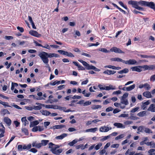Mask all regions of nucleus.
<instances>
[{
	"label": "nucleus",
	"mask_w": 155,
	"mask_h": 155,
	"mask_svg": "<svg viewBox=\"0 0 155 155\" xmlns=\"http://www.w3.org/2000/svg\"><path fill=\"white\" fill-rule=\"evenodd\" d=\"M140 67L141 66H137L131 68V69L133 71H136L138 72H140L142 71L141 69V68Z\"/></svg>",
	"instance_id": "obj_12"
},
{
	"label": "nucleus",
	"mask_w": 155,
	"mask_h": 155,
	"mask_svg": "<svg viewBox=\"0 0 155 155\" xmlns=\"http://www.w3.org/2000/svg\"><path fill=\"white\" fill-rule=\"evenodd\" d=\"M67 136V134H66L64 133L61 135L60 136H58L56 137L55 138L57 140H61L62 139L65 137Z\"/></svg>",
	"instance_id": "obj_20"
},
{
	"label": "nucleus",
	"mask_w": 155,
	"mask_h": 155,
	"mask_svg": "<svg viewBox=\"0 0 155 155\" xmlns=\"http://www.w3.org/2000/svg\"><path fill=\"white\" fill-rule=\"evenodd\" d=\"M129 116V115L128 114H120V116H119V117H127Z\"/></svg>",
	"instance_id": "obj_54"
},
{
	"label": "nucleus",
	"mask_w": 155,
	"mask_h": 155,
	"mask_svg": "<svg viewBox=\"0 0 155 155\" xmlns=\"http://www.w3.org/2000/svg\"><path fill=\"white\" fill-rule=\"evenodd\" d=\"M147 110L152 112H155V105L154 104H151L148 108Z\"/></svg>",
	"instance_id": "obj_16"
},
{
	"label": "nucleus",
	"mask_w": 155,
	"mask_h": 155,
	"mask_svg": "<svg viewBox=\"0 0 155 155\" xmlns=\"http://www.w3.org/2000/svg\"><path fill=\"white\" fill-rule=\"evenodd\" d=\"M128 95V94L127 93H124L123 95V96L121 97V98L123 99H126Z\"/></svg>",
	"instance_id": "obj_59"
},
{
	"label": "nucleus",
	"mask_w": 155,
	"mask_h": 155,
	"mask_svg": "<svg viewBox=\"0 0 155 155\" xmlns=\"http://www.w3.org/2000/svg\"><path fill=\"white\" fill-rule=\"evenodd\" d=\"M81 148L82 150H84L85 149V147L83 144H80L76 146V148L77 149H78L79 148Z\"/></svg>",
	"instance_id": "obj_38"
},
{
	"label": "nucleus",
	"mask_w": 155,
	"mask_h": 155,
	"mask_svg": "<svg viewBox=\"0 0 155 155\" xmlns=\"http://www.w3.org/2000/svg\"><path fill=\"white\" fill-rule=\"evenodd\" d=\"M99 51L105 53H109L110 51L109 50H107V49L106 48H101L100 49H99Z\"/></svg>",
	"instance_id": "obj_36"
},
{
	"label": "nucleus",
	"mask_w": 155,
	"mask_h": 155,
	"mask_svg": "<svg viewBox=\"0 0 155 155\" xmlns=\"http://www.w3.org/2000/svg\"><path fill=\"white\" fill-rule=\"evenodd\" d=\"M110 60L111 61H115L117 62H121L122 63H124V60H123L121 58H111L110 59Z\"/></svg>",
	"instance_id": "obj_14"
},
{
	"label": "nucleus",
	"mask_w": 155,
	"mask_h": 155,
	"mask_svg": "<svg viewBox=\"0 0 155 155\" xmlns=\"http://www.w3.org/2000/svg\"><path fill=\"white\" fill-rule=\"evenodd\" d=\"M150 81L152 82L155 81V74L152 75L150 78Z\"/></svg>",
	"instance_id": "obj_45"
},
{
	"label": "nucleus",
	"mask_w": 155,
	"mask_h": 155,
	"mask_svg": "<svg viewBox=\"0 0 155 155\" xmlns=\"http://www.w3.org/2000/svg\"><path fill=\"white\" fill-rule=\"evenodd\" d=\"M43 106H45V107L47 108H51L52 109V105H45L43 104Z\"/></svg>",
	"instance_id": "obj_62"
},
{
	"label": "nucleus",
	"mask_w": 155,
	"mask_h": 155,
	"mask_svg": "<svg viewBox=\"0 0 155 155\" xmlns=\"http://www.w3.org/2000/svg\"><path fill=\"white\" fill-rule=\"evenodd\" d=\"M101 105H93L91 108L93 109H97L98 108H101Z\"/></svg>",
	"instance_id": "obj_39"
},
{
	"label": "nucleus",
	"mask_w": 155,
	"mask_h": 155,
	"mask_svg": "<svg viewBox=\"0 0 155 155\" xmlns=\"http://www.w3.org/2000/svg\"><path fill=\"white\" fill-rule=\"evenodd\" d=\"M143 86L147 90H149L151 88L150 85L148 83H146L143 84Z\"/></svg>",
	"instance_id": "obj_34"
},
{
	"label": "nucleus",
	"mask_w": 155,
	"mask_h": 155,
	"mask_svg": "<svg viewBox=\"0 0 155 155\" xmlns=\"http://www.w3.org/2000/svg\"><path fill=\"white\" fill-rule=\"evenodd\" d=\"M128 69L127 68H125L121 71H118V73L119 74H126L128 73Z\"/></svg>",
	"instance_id": "obj_24"
},
{
	"label": "nucleus",
	"mask_w": 155,
	"mask_h": 155,
	"mask_svg": "<svg viewBox=\"0 0 155 155\" xmlns=\"http://www.w3.org/2000/svg\"><path fill=\"white\" fill-rule=\"evenodd\" d=\"M78 61L82 64L85 67V68L87 70H93L94 66L92 65H90L86 61L82 60H79Z\"/></svg>",
	"instance_id": "obj_3"
},
{
	"label": "nucleus",
	"mask_w": 155,
	"mask_h": 155,
	"mask_svg": "<svg viewBox=\"0 0 155 155\" xmlns=\"http://www.w3.org/2000/svg\"><path fill=\"white\" fill-rule=\"evenodd\" d=\"M114 66H112L111 65H106L104 66L105 68H109L112 69H114Z\"/></svg>",
	"instance_id": "obj_57"
},
{
	"label": "nucleus",
	"mask_w": 155,
	"mask_h": 155,
	"mask_svg": "<svg viewBox=\"0 0 155 155\" xmlns=\"http://www.w3.org/2000/svg\"><path fill=\"white\" fill-rule=\"evenodd\" d=\"M50 151L53 153L57 155H58L62 152L63 150L60 149L57 150L55 149V148H52L51 149Z\"/></svg>",
	"instance_id": "obj_5"
},
{
	"label": "nucleus",
	"mask_w": 155,
	"mask_h": 155,
	"mask_svg": "<svg viewBox=\"0 0 155 155\" xmlns=\"http://www.w3.org/2000/svg\"><path fill=\"white\" fill-rule=\"evenodd\" d=\"M137 62L134 59H130L129 60L124 61V64L129 65H133L136 64Z\"/></svg>",
	"instance_id": "obj_6"
},
{
	"label": "nucleus",
	"mask_w": 155,
	"mask_h": 155,
	"mask_svg": "<svg viewBox=\"0 0 155 155\" xmlns=\"http://www.w3.org/2000/svg\"><path fill=\"white\" fill-rule=\"evenodd\" d=\"M49 141L48 140H42L41 141V147L42 146H45L47 145L48 143L49 142Z\"/></svg>",
	"instance_id": "obj_31"
},
{
	"label": "nucleus",
	"mask_w": 155,
	"mask_h": 155,
	"mask_svg": "<svg viewBox=\"0 0 155 155\" xmlns=\"http://www.w3.org/2000/svg\"><path fill=\"white\" fill-rule=\"evenodd\" d=\"M147 2L140 0L139 2V5L142 6H146Z\"/></svg>",
	"instance_id": "obj_30"
},
{
	"label": "nucleus",
	"mask_w": 155,
	"mask_h": 155,
	"mask_svg": "<svg viewBox=\"0 0 155 155\" xmlns=\"http://www.w3.org/2000/svg\"><path fill=\"white\" fill-rule=\"evenodd\" d=\"M121 93V91L120 90H118L116 91H114L112 93L113 94H117L118 95V94H120Z\"/></svg>",
	"instance_id": "obj_48"
},
{
	"label": "nucleus",
	"mask_w": 155,
	"mask_h": 155,
	"mask_svg": "<svg viewBox=\"0 0 155 155\" xmlns=\"http://www.w3.org/2000/svg\"><path fill=\"white\" fill-rule=\"evenodd\" d=\"M41 143H38L37 141L33 142L32 143V145L33 147H35L36 148L38 149L40 148L41 147Z\"/></svg>",
	"instance_id": "obj_10"
},
{
	"label": "nucleus",
	"mask_w": 155,
	"mask_h": 155,
	"mask_svg": "<svg viewBox=\"0 0 155 155\" xmlns=\"http://www.w3.org/2000/svg\"><path fill=\"white\" fill-rule=\"evenodd\" d=\"M102 143H101L98 144L95 147V149L96 150H99L100 147L102 146Z\"/></svg>",
	"instance_id": "obj_42"
},
{
	"label": "nucleus",
	"mask_w": 155,
	"mask_h": 155,
	"mask_svg": "<svg viewBox=\"0 0 155 155\" xmlns=\"http://www.w3.org/2000/svg\"><path fill=\"white\" fill-rule=\"evenodd\" d=\"M133 121L130 120H127L124 122V124L126 125L130 124L133 123Z\"/></svg>",
	"instance_id": "obj_51"
},
{
	"label": "nucleus",
	"mask_w": 155,
	"mask_h": 155,
	"mask_svg": "<svg viewBox=\"0 0 155 155\" xmlns=\"http://www.w3.org/2000/svg\"><path fill=\"white\" fill-rule=\"evenodd\" d=\"M71 98L73 99H80L81 98V96H80L74 95V96L72 97Z\"/></svg>",
	"instance_id": "obj_61"
},
{
	"label": "nucleus",
	"mask_w": 155,
	"mask_h": 155,
	"mask_svg": "<svg viewBox=\"0 0 155 155\" xmlns=\"http://www.w3.org/2000/svg\"><path fill=\"white\" fill-rule=\"evenodd\" d=\"M22 131L24 133L25 135H28V132L27 129L25 128H23L22 129Z\"/></svg>",
	"instance_id": "obj_49"
},
{
	"label": "nucleus",
	"mask_w": 155,
	"mask_h": 155,
	"mask_svg": "<svg viewBox=\"0 0 155 155\" xmlns=\"http://www.w3.org/2000/svg\"><path fill=\"white\" fill-rule=\"evenodd\" d=\"M29 33L31 35L37 37H39L41 36V35L39 34L37 31L32 30L29 31Z\"/></svg>",
	"instance_id": "obj_8"
},
{
	"label": "nucleus",
	"mask_w": 155,
	"mask_h": 155,
	"mask_svg": "<svg viewBox=\"0 0 155 155\" xmlns=\"http://www.w3.org/2000/svg\"><path fill=\"white\" fill-rule=\"evenodd\" d=\"M110 138V136L109 135L107 136H104L103 138L101 140V141H103Z\"/></svg>",
	"instance_id": "obj_40"
},
{
	"label": "nucleus",
	"mask_w": 155,
	"mask_h": 155,
	"mask_svg": "<svg viewBox=\"0 0 155 155\" xmlns=\"http://www.w3.org/2000/svg\"><path fill=\"white\" fill-rule=\"evenodd\" d=\"M144 131L147 134H152L153 131L147 127H145Z\"/></svg>",
	"instance_id": "obj_33"
},
{
	"label": "nucleus",
	"mask_w": 155,
	"mask_h": 155,
	"mask_svg": "<svg viewBox=\"0 0 155 155\" xmlns=\"http://www.w3.org/2000/svg\"><path fill=\"white\" fill-rule=\"evenodd\" d=\"M17 29L19 30L21 32H23L24 31V29L22 27H20L18 26L17 27Z\"/></svg>",
	"instance_id": "obj_63"
},
{
	"label": "nucleus",
	"mask_w": 155,
	"mask_h": 155,
	"mask_svg": "<svg viewBox=\"0 0 155 155\" xmlns=\"http://www.w3.org/2000/svg\"><path fill=\"white\" fill-rule=\"evenodd\" d=\"M77 142V141L76 139L73 140L72 141L69 142L68 143V145L70 146H73Z\"/></svg>",
	"instance_id": "obj_35"
},
{
	"label": "nucleus",
	"mask_w": 155,
	"mask_h": 155,
	"mask_svg": "<svg viewBox=\"0 0 155 155\" xmlns=\"http://www.w3.org/2000/svg\"><path fill=\"white\" fill-rule=\"evenodd\" d=\"M49 148H51V149H52L54 147L53 146H54V144L53 143H49Z\"/></svg>",
	"instance_id": "obj_64"
},
{
	"label": "nucleus",
	"mask_w": 155,
	"mask_h": 155,
	"mask_svg": "<svg viewBox=\"0 0 155 155\" xmlns=\"http://www.w3.org/2000/svg\"><path fill=\"white\" fill-rule=\"evenodd\" d=\"M81 54L82 55H84L89 58H91V57L90 55L84 52H82Z\"/></svg>",
	"instance_id": "obj_56"
},
{
	"label": "nucleus",
	"mask_w": 155,
	"mask_h": 155,
	"mask_svg": "<svg viewBox=\"0 0 155 155\" xmlns=\"http://www.w3.org/2000/svg\"><path fill=\"white\" fill-rule=\"evenodd\" d=\"M29 151L32 152L33 153H36L37 152V150L35 148H32L31 149L29 150Z\"/></svg>",
	"instance_id": "obj_58"
},
{
	"label": "nucleus",
	"mask_w": 155,
	"mask_h": 155,
	"mask_svg": "<svg viewBox=\"0 0 155 155\" xmlns=\"http://www.w3.org/2000/svg\"><path fill=\"white\" fill-rule=\"evenodd\" d=\"M147 5L146 6L149 7L153 9L155 11V7L154 3L153 2H147Z\"/></svg>",
	"instance_id": "obj_15"
},
{
	"label": "nucleus",
	"mask_w": 155,
	"mask_h": 155,
	"mask_svg": "<svg viewBox=\"0 0 155 155\" xmlns=\"http://www.w3.org/2000/svg\"><path fill=\"white\" fill-rule=\"evenodd\" d=\"M65 127V126L63 125H56L53 127L54 129H59Z\"/></svg>",
	"instance_id": "obj_22"
},
{
	"label": "nucleus",
	"mask_w": 155,
	"mask_h": 155,
	"mask_svg": "<svg viewBox=\"0 0 155 155\" xmlns=\"http://www.w3.org/2000/svg\"><path fill=\"white\" fill-rule=\"evenodd\" d=\"M110 51L117 53H124V52L122 51L120 49L115 47H112L110 49Z\"/></svg>",
	"instance_id": "obj_4"
},
{
	"label": "nucleus",
	"mask_w": 155,
	"mask_h": 155,
	"mask_svg": "<svg viewBox=\"0 0 155 155\" xmlns=\"http://www.w3.org/2000/svg\"><path fill=\"white\" fill-rule=\"evenodd\" d=\"M141 68H143L144 70H149V65H145L141 66V67H140Z\"/></svg>",
	"instance_id": "obj_37"
},
{
	"label": "nucleus",
	"mask_w": 155,
	"mask_h": 155,
	"mask_svg": "<svg viewBox=\"0 0 155 155\" xmlns=\"http://www.w3.org/2000/svg\"><path fill=\"white\" fill-rule=\"evenodd\" d=\"M149 70H155V65H149Z\"/></svg>",
	"instance_id": "obj_47"
},
{
	"label": "nucleus",
	"mask_w": 155,
	"mask_h": 155,
	"mask_svg": "<svg viewBox=\"0 0 155 155\" xmlns=\"http://www.w3.org/2000/svg\"><path fill=\"white\" fill-rule=\"evenodd\" d=\"M128 3L129 4L132 5L133 7L138 10H143V8L138 6L139 5V2L131 0L128 2Z\"/></svg>",
	"instance_id": "obj_2"
},
{
	"label": "nucleus",
	"mask_w": 155,
	"mask_h": 155,
	"mask_svg": "<svg viewBox=\"0 0 155 155\" xmlns=\"http://www.w3.org/2000/svg\"><path fill=\"white\" fill-rule=\"evenodd\" d=\"M113 110V108L110 107L106 109V111L107 112H109L112 111Z\"/></svg>",
	"instance_id": "obj_55"
},
{
	"label": "nucleus",
	"mask_w": 155,
	"mask_h": 155,
	"mask_svg": "<svg viewBox=\"0 0 155 155\" xmlns=\"http://www.w3.org/2000/svg\"><path fill=\"white\" fill-rule=\"evenodd\" d=\"M114 126L117 127L118 128H125V126L123 124L120 123H115L114 124Z\"/></svg>",
	"instance_id": "obj_9"
},
{
	"label": "nucleus",
	"mask_w": 155,
	"mask_h": 155,
	"mask_svg": "<svg viewBox=\"0 0 155 155\" xmlns=\"http://www.w3.org/2000/svg\"><path fill=\"white\" fill-rule=\"evenodd\" d=\"M38 56L40 57L43 62L45 64L48 63L49 61L48 59V58L58 57L59 56L58 54H56L51 53L48 54L44 51L41 52L39 54Z\"/></svg>",
	"instance_id": "obj_1"
},
{
	"label": "nucleus",
	"mask_w": 155,
	"mask_h": 155,
	"mask_svg": "<svg viewBox=\"0 0 155 155\" xmlns=\"http://www.w3.org/2000/svg\"><path fill=\"white\" fill-rule=\"evenodd\" d=\"M40 112L43 115L46 116H48L51 114L50 111H48L46 110H41Z\"/></svg>",
	"instance_id": "obj_18"
},
{
	"label": "nucleus",
	"mask_w": 155,
	"mask_h": 155,
	"mask_svg": "<svg viewBox=\"0 0 155 155\" xmlns=\"http://www.w3.org/2000/svg\"><path fill=\"white\" fill-rule=\"evenodd\" d=\"M116 72V71H114L108 70V75L114 74Z\"/></svg>",
	"instance_id": "obj_52"
},
{
	"label": "nucleus",
	"mask_w": 155,
	"mask_h": 155,
	"mask_svg": "<svg viewBox=\"0 0 155 155\" xmlns=\"http://www.w3.org/2000/svg\"><path fill=\"white\" fill-rule=\"evenodd\" d=\"M145 127L143 126H141L137 128V133L139 134L140 132H143V130L144 131Z\"/></svg>",
	"instance_id": "obj_25"
},
{
	"label": "nucleus",
	"mask_w": 155,
	"mask_h": 155,
	"mask_svg": "<svg viewBox=\"0 0 155 155\" xmlns=\"http://www.w3.org/2000/svg\"><path fill=\"white\" fill-rule=\"evenodd\" d=\"M66 109V108L65 107H62L59 106V110H63L65 112Z\"/></svg>",
	"instance_id": "obj_60"
},
{
	"label": "nucleus",
	"mask_w": 155,
	"mask_h": 155,
	"mask_svg": "<svg viewBox=\"0 0 155 155\" xmlns=\"http://www.w3.org/2000/svg\"><path fill=\"white\" fill-rule=\"evenodd\" d=\"M130 116L128 117V119L134 120L137 119L138 117L134 115V114L132 113H131L130 114Z\"/></svg>",
	"instance_id": "obj_21"
},
{
	"label": "nucleus",
	"mask_w": 155,
	"mask_h": 155,
	"mask_svg": "<svg viewBox=\"0 0 155 155\" xmlns=\"http://www.w3.org/2000/svg\"><path fill=\"white\" fill-rule=\"evenodd\" d=\"M105 90L109 91L110 90H115L116 89V87L113 86L111 85H110L109 86H106Z\"/></svg>",
	"instance_id": "obj_23"
},
{
	"label": "nucleus",
	"mask_w": 155,
	"mask_h": 155,
	"mask_svg": "<svg viewBox=\"0 0 155 155\" xmlns=\"http://www.w3.org/2000/svg\"><path fill=\"white\" fill-rule=\"evenodd\" d=\"M91 101H86L84 103V106H88L91 104Z\"/></svg>",
	"instance_id": "obj_50"
},
{
	"label": "nucleus",
	"mask_w": 155,
	"mask_h": 155,
	"mask_svg": "<svg viewBox=\"0 0 155 155\" xmlns=\"http://www.w3.org/2000/svg\"><path fill=\"white\" fill-rule=\"evenodd\" d=\"M119 145L118 144H114L112 145L111 146V147L113 148H118L119 147Z\"/></svg>",
	"instance_id": "obj_46"
},
{
	"label": "nucleus",
	"mask_w": 155,
	"mask_h": 155,
	"mask_svg": "<svg viewBox=\"0 0 155 155\" xmlns=\"http://www.w3.org/2000/svg\"><path fill=\"white\" fill-rule=\"evenodd\" d=\"M97 127H95L94 128H92L87 129L85 130V132H94L97 130Z\"/></svg>",
	"instance_id": "obj_26"
},
{
	"label": "nucleus",
	"mask_w": 155,
	"mask_h": 155,
	"mask_svg": "<svg viewBox=\"0 0 155 155\" xmlns=\"http://www.w3.org/2000/svg\"><path fill=\"white\" fill-rule=\"evenodd\" d=\"M139 107H136L134 108L133 109L130 111L131 113H134L137 111L139 109Z\"/></svg>",
	"instance_id": "obj_53"
},
{
	"label": "nucleus",
	"mask_w": 155,
	"mask_h": 155,
	"mask_svg": "<svg viewBox=\"0 0 155 155\" xmlns=\"http://www.w3.org/2000/svg\"><path fill=\"white\" fill-rule=\"evenodd\" d=\"M42 107L41 105L37 106H34L33 107V109L35 110H40L41 109Z\"/></svg>",
	"instance_id": "obj_41"
},
{
	"label": "nucleus",
	"mask_w": 155,
	"mask_h": 155,
	"mask_svg": "<svg viewBox=\"0 0 155 155\" xmlns=\"http://www.w3.org/2000/svg\"><path fill=\"white\" fill-rule=\"evenodd\" d=\"M146 111H143L138 113L137 115L140 117H143L146 115Z\"/></svg>",
	"instance_id": "obj_29"
},
{
	"label": "nucleus",
	"mask_w": 155,
	"mask_h": 155,
	"mask_svg": "<svg viewBox=\"0 0 155 155\" xmlns=\"http://www.w3.org/2000/svg\"><path fill=\"white\" fill-rule=\"evenodd\" d=\"M31 148V144H30L27 145H24L23 147V149L24 150H28Z\"/></svg>",
	"instance_id": "obj_32"
},
{
	"label": "nucleus",
	"mask_w": 155,
	"mask_h": 155,
	"mask_svg": "<svg viewBox=\"0 0 155 155\" xmlns=\"http://www.w3.org/2000/svg\"><path fill=\"white\" fill-rule=\"evenodd\" d=\"M135 84H134L128 87H124L122 88V89L124 91H130L134 89L135 88Z\"/></svg>",
	"instance_id": "obj_7"
},
{
	"label": "nucleus",
	"mask_w": 155,
	"mask_h": 155,
	"mask_svg": "<svg viewBox=\"0 0 155 155\" xmlns=\"http://www.w3.org/2000/svg\"><path fill=\"white\" fill-rule=\"evenodd\" d=\"M120 103L121 104H124L125 105H128L129 104L128 100L126 99L121 98Z\"/></svg>",
	"instance_id": "obj_19"
},
{
	"label": "nucleus",
	"mask_w": 155,
	"mask_h": 155,
	"mask_svg": "<svg viewBox=\"0 0 155 155\" xmlns=\"http://www.w3.org/2000/svg\"><path fill=\"white\" fill-rule=\"evenodd\" d=\"M114 105L116 107H118L119 106L120 107L121 109H124L125 108V105H122L120 103H115L114 104Z\"/></svg>",
	"instance_id": "obj_27"
},
{
	"label": "nucleus",
	"mask_w": 155,
	"mask_h": 155,
	"mask_svg": "<svg viewBox=\"0 0 155 155\" xmlns=\"http://www.w3.org/2000/svg\"><path fill=\"white\" fill-rule=\"evenodd\" d=\"M109 130H110L109 128L105 126L101 127L100 128V131L102 132H107Z\"/></svg>",
	"instance_id": "obj_13"
},
{
	"label": "nucleus",
	"mask_w": 155,
	"mask_h": 155,
	"mask_svg": "<svg viewBox=\"0 0 155 155\" xmlns=\"http://www.w3.org/2000/svg\"><path fill=\"white\" fill-rule=\"evenodd\" d=\"M143 95L147 98H151L152 96L151 94V93L149 91H146L144 92L143 93Z\"/></svg>",
	"instance_id": "obj_11"
},
{
	"label": "nucleus",
	"mask_w": 155,
	"mask_h": 155,
	"mask_svg": "<svg viewBox=\"0 0 155 155\" xmlns=\"http://www.w3.org/2000/svg\"><path fill=\"white\" fill-rule=\"evenodd\" d=\"M4 122L7 124V125L9 126H10L12 123L11 120L8 117H5L4 118Z\"/></svg>",
	"instance_id": "obj_17"
},
{
	"label": "nucleus",
	"mask_w": 155,
	"mask_h": 155,
	"mask_svg": "<svg viewBox=\"0 0 155 155\" xmlns=\"http://www.w3.org/2000/svg\"><path fill=\"white\" fill-rule=\"evenodd\" d=\"M124 137V134H121L120 135L115 138V140H118V139H121Z\"/></svg>",
	"instance_id": "obj_44"
},
{
	"label": "nucleus",
	"mask_w": 155,
	"mask_h": 155,
	"mask_svg": "<svg viewBox=\"0 0 155 155\" xmlns=\"http://www.w3.org/2000/svg\"><path fill=\"white\" fill-rule=\"evenodd\" d=\"M3 115H5V114H10V113L9 112L7 109H4L2 111Z\"/></svg>",
	"instance_id": "obj_43"
},
{
	"label": "nucleus",
	"mask_w": 155,
	"mask_h": 155,
	"mask_svg": "<svg viewBox=\"0 0 155 155\" xmlns=\"http://www.w3.org/2000/svg\"><path fill=\"white\" fill-rule=\"evenodd\" d=\"M155 149H152L148 151V155H155Z\"/></svg>",
	"instance_id": "obj_28"
}]
</instances>
